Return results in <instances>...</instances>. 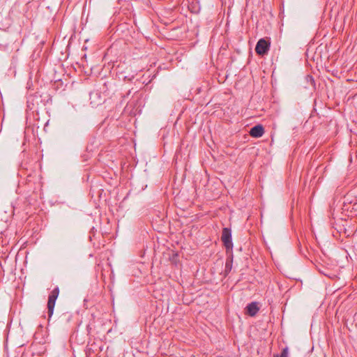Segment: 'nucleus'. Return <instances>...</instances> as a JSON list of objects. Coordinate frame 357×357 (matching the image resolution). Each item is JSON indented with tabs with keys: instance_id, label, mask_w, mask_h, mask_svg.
<instances>
[{
	"instance_id": "1",
	"label": "nucleus",
	"mask_w": 357,
	"mask_h": 357,
	"mask_svg": "<svg viewBox=\"0 0 357 357\" xmlns=\"http://www.w3.org/2000/svg\"><path fill=\"white\" fill-rule=\"evenodd\" d=\"M271 46V42L265 38H261L257 43L255 52L259 56H264L268 54Z\"/></svg>"
},
{
	"instance_id": "2",
	"label": "nucleus",
	"mask_w": 357,
	"mask_h": 357,
	"mask_svg": "<svg viewBox=\"0 0 357 357\" xmlns=\"http://www.w3.org/2000/svg\"><path fill=\"white\" fill-rule=\"evenodd\" d=\"M221 240L227 250L232 249L233 243L231 239V230L229 228L224 227L222 231Z\"/></svg>"
},
{
	"instance_id": "3",
	"label": "nucleus",
	"mask_w": 357,
	"mask_h": 357,
	"mask_svg": "<svg viewBox=\"0 0 357 357\" xmlns=\"http://www.w3.org/2000/svg\"><path fill=\"white\" fill-rule=\"evenodd\" d=\"M245 313L250 317H255L259 310L257 302H252L245 307Z\"/></svg>"
},
{
	"instance_id": "4",
	"label": "nucleus",
	"mask_w": 357,
	"mask_h": 357,
	"mask_svg": "<svg viewBox=\"0 0 357 357\" xmlns=\"http://www.w3.org/2000/svg\"><path fill=\"white\" fill-rule=\"evenodd\" d=\"M264 133L263 126L258 124L252 127L250 130V135L253 137H260Z\"/></svg>"
},
{
	"instance_id": "5",
	"label": "nucleus",
	"mask_w": 357,
	"mask_h": 357,
	"mask_svg": "<svg viewBox=\"0 0 357 357\" xmlns=\"http://www.w3.org/2000/svg\"><path fill=\"white\" fill-rule=\"evenodd\" d=\"M102 351V345H98L96 342H93L91 344L87 345V352L91 354H99Z\"/></svg>"
},
{
	"instance_id": "6",
	"label": "nucleus",
	"mask_w": 357,
	"mask_h": 357,
	"mask_svg": "<svg viewBox=\"0 0 357 357\" xmlns=\"http://www.w3.org/2000/svg\"><path fill=\"white\" fill-rule=\"evenodd\" d=\"M232 263H233V255H231L230 257L227 259V261L225 263V275H227L231 271Z\"/></svg>"
},
{
	"instance_id": "7",
	"label": "nucleus",
	"mask_w": 357,
	"mask_h": 357,
	"mask_svg": "<svg viewBox=\"0 0 357 357\" xmlns=\"http://www.w3.org/2000/svg\"><path fill=\"white\" fill-rule=\"evenodd\" d=\"M56 301L48 299L47 301V312L49 317H51L54 312Z\"/></svg>"
},
{
	"instance_id": "8",
	"label": "nucleus",
	"mask_w": 357,
	"mask_h": 357,
	"mask_svg": "<svg viewBox=\"0 0 357 357\" xmlns=\"http://www.w3.org/2000/svg\"><path fill=\"white\" fill-rule=\"evenodd\" d=\"M59 294V288L56 287L50 294L48 299L53 300L54 301H56Z\"/></svg>"
},
{
	"instance_id": "9",
	"label": "nucleus",
	"mask_w": 357,
	"mask_h": 357,
	"mask_svg": "<svg viewBox=\"0 0 357 357\" xmlns=\"http://www.w3.org/2000/svg\"><path fill=\"white\" fill-rule=\"evenodd\" d=\"M37 345H31L29 347L26 351L24 353V356L31 355L32 356L35 354L36 347Z\"/></svg>"
},
{
	"instance_id": "10",
	"label": "nucleus",
	"mask_w": 357,
	"mask_h": 357,
	"mask_svg": "<svg viewBox=\"0 0 357 357\" xmlns=\"http://www.w3.org/2000/svg\"><path fill=\"white\" fill-rule=\"evenodd\" d=\"M273 357H288V347H286L284 348L280 354V355H274Z\"/></svg>"
},
{
	"instance_id": "11",
	"label": "nucleus",
	"mask_w": 357,
	"mask_h": 357,
	"mask_svg": "<svg viewBox=\"0 0 357 357\" xmlns=\"http://www.w3.org/2000/svg\"><path fill=\"white\" fill-rule=\"evenodd\" d=\"M307 78H309L312 82H314V79H313V78H312V76L308 75V76L307 77Z\"/></svg>"
}]
</instances>
